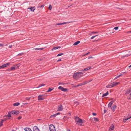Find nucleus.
Instances as JSON below:
<instances>
[{
  "mask_svg": "<svg viewBox=\"0 0 131 131\" xmlns=\"http://www.w3.org/2000/svg\"><path fill=\"white\" fill-rule=\"evenodd\" d=\"M83 73L81 72H77L75 73L73 75V77L75 79H77L78 78H80L82 76Z\"/></svg>",
  "mask_w": 131,
  "mask_h": 131,
  "instance_id": "f257e3e1",
  "label": "nucleus"
},
{
  "mask_svg": "<svg viewBox=\"0 0 131 131\" xmlns=\"http://www.w3.org/2000/svg\"><path fill=\"white\" fill-rule=\"evenodd\" d=\"M75 120L76 122H77V124L80 126H82V124L83 123L82 120L79 117H77L75 118Z\"/></svg>",
  "mask_w": 131,
  "mask_h": 131,
  "instance_id": "f03ea898",
  "label": "nucleus"
},
{
  "mask_svg": "<svg viewBox=\"0 0 131 131\" xmlns=\"http://www.w3.org/2000/svg\"><path fill=\"white\" fill-rule=\"evenodd\" d=\"M49 129L50 131H55V128L54 126L53 125L51 124L49 126Z\"/></svg>",
  "mask_w": 131,
  "mask_h": 131,
  "instance_id": "7ed1b4c3",
  "label": "nucleus"
},
{
  "mask_svg": "<svg viewBox=\"0 0 131 131\" xmlns=\"http://www.w3.org/2000/svg\"><path fill=\"white\" fill-rule=\"evenodd\" d=\"M43 96V95H40L38 96V100L39 101H41L45 99Z\"/></svg>",
  "mask_w": 131,
  "mask_h": 131,
  "instance_id": "20e7f679",
  "label": "nucleus"
},
{
  "mask_svg": "<svg viewBox=\"0 0 131 131\" xmlns=\"http://www.w3.org/2000/svg\"><path fill=\"white\" fill-rule=\"evenodd\" d=\"M125 94L126 96H129L131 95V88L127 90L125 93Z\"/></svg>",
  "mask_w": 131,
  "mask_h": 131,
  "instance_id": "39448f33",
  "label": "nucleus"
},
{
  "mask_svg": "<svg viewBox=\"0 0 131 131\" xmlns=\"http://www.w3.org/2000/svg\"><path fill=\"white\" fill-rule=\"evenodd\" d=\"M63 110V108L61 105H60L58 106L57 111H61Z\"/></svg>",
  "mask_w": 131,
  "mask_h": 131,
  "instance_id": "423d86ee",
  "label": "nucleus"
},
{
  "mask_svg": "<svg viewBox=\"0 0 131 131\" xmlns=\"http://www.w3.org/2000/svg\"><path fill=\"white\" fill-rule=\"evenodd\" d=\"M12 114H15L17 115L19 113V112L15 111H13L10 112Z\"/></svg>",
  "mask_w": 131,
  "mask_h": 131,
  "instance_id": "0eeeda50",
  "label": "nucleus"
},
{
  "mask_svg": "<svg viewBox=\"0 0 131 131\" xmlns=\"http://www.w3.org/2000/svg\"><path fill=\"white\" fill-rule=\"evenodd\" d=\"M114 125L113 124H112L110 126L109 129V131H112L114 130Z\"/></svg>",
  "mask_w": 131,
  "mask_h": 131,
  "instance_id": "6e6552de",
  "label": "nucleus"
},
{
  "mask_svg": "<svg viewBox=\"0 0 131 131\" xmlns=\"http://www.w3.org/2000/svg\"><path fill=\"white\" fill-rule=\"evenodd\" d=\"M9 64V63H7L6 64H4L3 65L0 66V69L2 68H4L6 67L7 66H8Z\"/></svg>",
  "mask_w": 131,
  "mask_h": 131,
  "instance_id": "1a4fd4ad",
  "label": "nucleus"
},
{
  "mask_svg": "<svg viewBox=\"0 0 131 131\" xmlns=\"http://www.w3.org/2000/svg\"><path fill=\"white\" fill-rule=\"evenodd\" d=\"M113 82H112L110 84L106 86V87L107 88H111L114 86Z\"/></svg>",
  "mask_w": 131,
  "mask_h": 131,
  "instance_id": "9d476101",
  "label": "nucleus"
},
{
  "mask_svg": "<svg viewBox=\"0 0 131 131\" xmlns=\"http://www.w3.org/2000/svg\"><path fill=\"white\" fill-rule=\"evenodd\" d=\"M12 114L10 112H9L7 115H5L4 117H8V119H10L11 117V115Z\"/></svg>",
  "mask_w": 131,
  "mask_h": 131,
  "instance_id": "9b49d317",
  "label": "nucleus"
},
{
  "mask_svg": "<svg viewBox=\"0 0 131 131\" xmlns=\"http://www.w3.org/2000/svg\"><path fill=\"white\" fill-rule=\"evenodd\" d=\"M28 9H30V11L32 12H34V10L35 9V7H31L29 8H28Z\"/></svg>",
  "mask_w": 131,
  "mask_h": 131,
  "instance_id": "f8f14e48",
  "label": "nucleus"
},
{
  "mask_svg": "<svg viewBox=\"0 0 131 131\" xmlns=\"http://www.w3.org/2000/svg\"><path fill=\"white\" fill-rule=\"evenodd\" d=\"M125 73V72H123L121 73L120 75H117V76L115 78V79H117L119 77H120L121 76L123 75V74Z\"/></svg>",
  "mask_w": 131,
  "mask_h": 131,
  "instance_id": "ddd939ff",
  "label": "nucleus"
},
{
  "mask_svg": "<svg viewBox=\"0 0 131 131\" xmlns=\"http://www.w3.org/2000/svg\"><path fill=\"white\" fill-rule=\"evenodd\" d=\"M69 23L68 22H64L63 23L57 24V25H63V24H67Z\"/></svg>",
  "mask_w": 131,
  "mask_h": 131,
  "instance_id": "4468645a",
  "label": "nucleus"
},
{
  "mask_svg": "<svg viewBox=\"0 0 131 131\" xmlns=\"http://www.w3.org/2000/svg\"><path fill=\"white\" fill-rule=\"evenodd\" d=\"M24 130L25 131H32L31 130L30 128L27 127L25 128Z\"/></svg>",
  "mask_w": 131,
  "mask_h": 131,
  "instance_id": "2eb2a0df",
  "label": "nucleus"
},
{
  "mask_svg": "<svg viewBox=\"0 0 131 131\" xmlns=\"http://www.w3.org/2000/svg\"><path fill=\"white\" fill-rule=\"evenodd\" d=\"M113 103V101H111L108 104V106L109 107H110Z\"/></svg>",
  "mask_w": 131,
  "mask_h": 131,
  "instance_id": "dca6fc26",
  "label": "nucleus"
},
{
  "mask_svg": "<svg viewBox=\"0 0 131 131\" xmlns=\"http://www.w3.org/2000/svg\"><path fill=\"white\" fill-rule=\"evenodd\" d=\"M60 47H60V46L56 47H53V49H52L51 50L53 51L54 50L57 49L58 48H60Z\"/></svg>",
  "mask_w": 131,
  "mask_h": 131,
  "instance_id": "f3484780",
  "label": "nucleus"
},
{
  "mask_svg": "<svg viewBox=\"0 0 131 131\" xmlns=\"http://www.w3.org/2000/svg\"><path fill=\"white\" fill-rule=\"evenodd\" d=\"M131 118V116H130V117L128 118H124L123 119V121L125 122H126V121L129 119H130Z\"/></svg>",
  "mask_w": 131,
  "mask_h": 131,
  "instance_id": "a211bd4d",
  "label": "nucleus"
},
{
  "mask_svg": "<svg viewBox=\"0 0 131 131\" xmlns=\"http://www.w3.org/2000/svg\"><path fill=\"white\" fill-rule=\"evenodd\" d=\"M80 42V41H78L77 42H75L73 44L74 46L77 45Z\"/></svg>",
  "mask_w": 131,
  "mask_h": 131,
  "instance_id": "6ab92c4d",
  "label": "nucleus"
},
{
  "mask_svg": "<svg viewBox=\"0 0 131 131\" xmlns=\"http://www.w3.org/2000/svg\"><path fill=\"white\" fill-rule=\"evenodd\" d=\"M108 94V92L107 91L105 93H104L103 95L102 96V97L106 96Z\"/></svg>",
  "mask_w": 131,
  "mask_h": 131,
  "instance_id": "aec40b11",
  "label": "nucleus"
},
{
  "mask_svg": "<svg viewBox=\"0 0 131 131\" xmlns=\"http://www.w3.org/2000/svg\"><path fill=\"white\" fill-rule=\"evenodd\" d=\"M114 86L117 85L119 83V82H113Z\"/></svg>",
  "mask_w": 131,
  "mask_h": 131,
  "instance_id": "412c9836",
  "label": "nucleus"
},
{
  "mask_svg": "<svg viewBox=\"0 0 131 131\" xmlns=\"http://www.w3.org/2000/svg\"><path fill=\"white\" fill-rule=\"evenodd\" d=\"M116 107V106L115 105H114L111 108V109L113 111H114L115 109V108Z\"/></svg>",
  "mask_w": 131,
  "mask_h": 131,
  "instance_id": "4be33fe9",
  "label": "nucleus"
},
{
  "mask_svg": "<svg viewBox=\"0 0 131 131\" xmlns=\"http://www.w3.org/2000/svg\"><path fill=\"white\" fill-rule=\"evenodd\" d=\"M20 103H14L13 104V105L14 106H17L19 105Z\"/></svg>",
  "mask_w": 131,
  "mask_h": 131,
  "instance_id": "5701e85b",
  "label": "nucleus"
},
{
  "mask_svg": "<svg viewBox=\"0 0 131 131\" xmlns=\"http://www.w3.org/2000/svg\"><path fill=\"white\" fill-rule=\"evenodd\" d=\"M84 85V84H82V83H81L80 84H79L75 86V87H78L79 86H81V85Z\"/></svg>",
  "mask_w": 131,
  "mask_h": 131,
  "instance_id": "b1692460",
  "label": "nucleus"
},
{
  "mask_svg": "<svg viewBox=\"0 0 131 131\" xmlns=\"http://www.w3.org/2000/svg\"><path fill=\"white\" fill-rule=\"evenodd\" d=\"M45 85V84H42L40 85H39V86L37 87V88H39L40 87H41L42 86H43Z\"/></svg>",
  "mask_w": 131,
  "mask_h": 131,
  "instance_id": "393cba45",
  "label": "nucleus"
},
{
  "mask_svg": "<svg viewBox=\"0 0 131 131\" xmlns=\"http://www.w3.org/2000/svg\"><path fill=\"white\" fill-rule=\"evenodd\" d=\"M3 121L2 120L0 123V127H1L3 125Z\"/></svg>",
  "mask_w": 131,
  "mask_h": 131,
  "instance_id": "a878e982",
  "label": "nucleus"
},
{
  "mask_svg": "<svg viewBox=\"0 0 131 131\" xmlns=\"http://www.w3.org/2000/svg\"><path fill=\"white\" fill-rule=\"evenodd\" d=\"M53 89H51L50 88H49V89L47 91V92H50L52 90H53Z\"/></svg>",
  "mask_w": 131,
  "mask_h": 131,
  "instance_id": "bb28decb",
  "label": "nucleus"
},
{
  "mask_svg": "<svg viewBox=\"0 0 131 131\" xmlns=\"http://www.w3.org/2000/svg\"><path fill=\"white\" fill-rule=\"evenodd\" d=\"M34 49L36 50H40L43 49V48H35Z\"/></svg>",
  "mask_w": 131,
  "mask_h": 131,
  "instance_id": "cd10ccee",
  "label": "nucleus"
},
{
  "mask_svg": "<svg viewBox=\"0 0 131 131\" xmlns=\"http://www.w3.org/2000/svg\"><path fill=\"white\" fill-rule=\"evenodd\" d=\"M58 89L61 90V91H62L63 89V88L61 87V86H60L58 88Z\"/></svg>",
  "mask_w": 131,
  "mask_h": 131,
  "instance_id": "c85d7f7f",
  "label": "nucleus"
},
{
  "mask_svg": "<svg viewBox=\"0 0 131 131\" xmlns=\"http://www.w3.org/2000/svg\"><path fill=\"white\" fill-rule=\"evenodd\" d=\"M68 90V89L66 88H63V89L62 91L65 92H66Z\"/></svg>",
  "mask_w": 131,
  "mask_h": 131,
  "instance_id": "c756f323",
  "label": "nucleus"
},
{
  "mask_svg": "<svg viewBox=\"0 0 131 131\" xmlns=\"http://www.w3.org/2000/svg\"><path fill=\"white\" fill-rule=\"evenodd\" d=\"M94 121L96 122H97L98 121V118H94Z\"/></svg>",
  "mask_w": 131,
  "mask_h": 131,
  "instance_id": "7c9ffc66",
  "label": "nucleus"
},
{
  "mask_svg": "<svg viewBox=\"0 0 131 131\" xmlns=\"http://www.w3.org/2000/svg\"><path fill=\"white\" fill-rule=\"evenodd\" d=\"M8 119V117H6V118H5L3 120H2L3 121H4L7 119Z\"/></svg>",
  "mask_w": 131,
  "mask_h": 131,
  "instance_id": "2f4dec72",
  "label": "nucleus"
},
{
  "mask_svg": "<svg viewBox=\"0 0 131 131\" xmlns=\"http://www.w3.org/2000/svg\"><path fill=\"white\" fill-rule=\"evenodd\" d=\"M15 67H12L11 68V70H14L15 69Z\"/></svg>",
  "mask_w": 131,
  "mask_h": 131,
  "instance_id": "473e14b6",
  "label": "nucleus"
},
{
  "mask_svg": "<svg viewBox=\"0 0 131 131\" xmlns=\"http://www.w3.org/2000/svg\"><path fill=\"white\" fill-rule=\"evenodd\" d=\"M63 53H59V54H58L57 55V56L58 57H59V56H60L62 55H63Z\"/></svg>",
  "mask_w": 131,
  "mask_h": 131,
  "instance_id": "72a5a7b5",
  "label": "nucleus"
},
{
  "mask_svg": "<svg viewBox=\"0 0 131 131\" xmlns=\"http://www.w3.org/2000/svg\"><path fill=\"white\" fill-rule=\"evenodd\" d=\"M90 81L88 82H87V81H85L84 82H83V83H82V84H84V85L87 84L88 82H90Z\"/></svg>",
  "mask_w": 131,
  "mask_h": 131,
  "instance_id": "f704fd0d",
  "label": "nucleus"
},
{
  "mask_svg": "<svg viewBox=\"0 0 131 131\" xmlns=\"http://www.w3.org/2000/svg\"><path fill=\"white\" fill-rule=\"evenodd\" d=\"M52 8V6H51V5H50L49 7V9L50 10H51V9Z\"/></svg>",
  "mask_w": 131,
  "mask_h": 131,
  "instance_id": "c9c22d12",
  "label": "nucleus"
},
{
  "mask_svg": "<svg viewBox=\"0 0 131 131\" xmlns=\"http://www.w3.org/2000/svg\"><path fill=\"white\" fill-rule=\"evenodd\" d=\"M56 116V114H54L53 115H51L50 116V118H51L52 117H55Z\"/></svg>",
  "mask_w": 131,
  "mask_h": 131,
  "instance_id": "e433bc0d",
  "label": "nucleus"
},
{
  "mask_svg": "<svg viewBox=\"0 0 131 131\" xmlns=\"http://www.w3.org/2000/svg\"><path fill=\"white\" fill-rule=\"evenodd\" d=\"M130 55H131V54H127L126 55H125V56L123 57H128L130 56Z\"/></svg>",
  "mask_w": 131,
  "mask_h": 131,
  "instance_id": "4c0bfd02",
  "label": "nucleus"
},
{
  "mask_svg": "<svg viewBox=\"0 0 131 131\" xmlns=\"http://www.w3.org/2000/svg\"><path fill=\"white\" fill-rule=\"evenodd\" d=\"M97 33H98V32H91L90 34L91 35L92 34H97Z\"/></svg>",
  "mask_w": 131,
  "mask_h": 131,
  "instance_id": "58836bf2",
  "label": "nucleus"
},
{
  "mask_svg": "<svg viewBox=\"0 0 131 131\" xmlns=\"http://www.w3.org/2000/svg\"><path fill=\"white\" fill-rule=\"evenodd\" d=\"M118 27H115L114 28V29H115V30H117L118 29Z\"/></svg>",
  "mask_w": 131,
  "mask_h": 131,
  "instance_id": "ea45409f",
  "label": "nucleus"
},
{
  "mask_svg": "<svg viewBox=\"0 0 131 131\" xmlns=\"http://www.w3.org/2000/svg\"><path fill=\"white\" fill-rule=\"evenodd\" d=\"M30 97H26V100H30Z\"/></svg>",
  "mask_w": 131,
  "mask_h": 131,
  "instance_id": "a19ab883",
  "label": "nucleus"
},
{
  "mask_svg": "<svg viewBox=\"0 0 131 131\" xmlns=\"http://www.w3.org/2000/svg\"><path fill=\"white\" fill-rule=\"evenodd\" d=\"M88 70V69H87L86 68H85L84 69V71H86Z\"/></svg>",
  "mask_w": 131,
  "mask_h": 131,
  "instance_id": "79ce46f5",
  "label": "nucleus"
},
{
  "mask_svg": "<svg viewBox=\"0 0 131 131\" xmlns=\"http://www.w3.org/2000/svg\"><path fill=\"white\" fill-rule=\"evenodd\" d=\"M87 68V69H88V70L90 69L91 68V67H87V68Z\"/></svg>",
  "mask_w": 131,
  "mask_h": 131,
  "instance_id": "37998d69",
  "label": "nucleus"
},
{
  "mask_svg": "<svg viewBox=\"0 0 131 131\" xmlns=\"http://www.w3.org/2000/svg\"><path fill=\"white\" fill-rule=\"evenodd\" d=\"M95 37V36H92V37L91 38V39H93Z\"/></svg>",
  "mask_w": 131,
  "mask_h": 131,
  "instance_id": "c03bdc74",
  "label": "nucleus"
},
{
  "mask_svg": "<svg viewBox=\"0 0 131 131\" xmlns=\"http://www.w3.org/2000/svg\"><path fill=\"white\" fill-rule=\"evenodd\" d=\"M80 72H81V73H82V72H84V69H83V70H80Z\"/></svg>",
  "mask_w": 131,
  "mask_h": 131,
  "instance_id": "a18cd8bd",
  "label": "nucleus"
},
{
  "mask_svg": "<svg viewBox=\"0 0 131 131\" xmlns=\"http://www.w3.org/2000/svg\"><path fill=\"white\" fill-rule=\"evenodd\" d=\"M44 6L43 5H42L41 6H38V7L41 8V7H43Z\"/></svg>",
  "mask_w": 131,
  "mask_h": 131,
  "instance_id": "49530a36",
  "label": "nucleus"
},
{
  "mask_svg": "<svg viewBox=\"0 0 131 131\" xmlns=\"http://www.w3.org/2000/svg\"><path fill=\"white\" fill-rule=\"evenodd\" d=\"M21 118V116H19V117H18V119H20Z\"/></svg>",
  "mask_w": 131,
  "mask_h": 131,
  "instance_id": "de8ad7c7",
  "label": "nucleus"
},
{
  "mask_svg": "<svg viewBox=\"0 0 131 131\" xmlns=\"http://www.w3.org/2000/svg\"><path fill=\"white\" fill-rule=\"evenodd\" d=\"M92 115H96V113H93Z\"/></svg>",
  "mask_w": 131,
  "mask_h": 131,
  "instance_id": "09e8293b",
  "label": "nucleus"
},
{
  "mask_svg": "<svg viewBox=\"0 0 131 131\" xmlns=\"http://www.w3.org/2000/svg\"><path fill=\"white\" fill-rule=\"evenodd\" d=\"M12 47V45H10L9 46V48H11Z\"/></svg>",
  "mask_w": 131,
  "mask_h": 131,
  "instance_id": "8fccbe9b",
  "label": "nucleus"
},
{
  "mask_svg": "<svg viewBox=\"0 0 131 131\" xmlns=\"http://www.w3.org/2000/svg\"><path fill=\"white\" fill-rule=\"evenodd\" d=\"M93 58V57H88V59H90V58Z\"/></svg>",
  "mask_w": 131,
  "mask_h": 131,
  "instance_id": "3c124183",
  "label": "nucleus"
},
{
  "mask_svg": "<svg viewBox=\"0 0 131 131\" xmlns=\"http://www.w3.org/2000/svg\"><path fill=\"white\" fill-rule=\"evenodd\" d=\"M61 60V59H60L59 60H58L57 61V62H59V61H60Z\"/></svg>",
  "mask_w": 131,
  "mask_h": 131,
  "instance_id": "603ef678",
  "label": "nucleus"
},
{
  "mask_svg": "<svg viewBox=\"0 0 131 131\" xmlns=\"http://www.w3.org/2000/svg\"><path fill=\"white\" fill-rule=\"evenodd\" d=\"M90 53V52H88V53H87L85 55H87Z\"/></svg>",
  "mask_w": 131,
  "mask_h": 131,
  "instance_id": "864d4df0",
  "label": "nucleus"
},
{
  "mask_svg": "<svg viewBox=\"0 0 131 131\" xmlns=\"http://www.w3.org/2000/svg\"><path fill=\"white\" fill-rule=\"evenodd\" d=\"M104 113H105L107 111L106 110H104Z\"/></svg>",
  "mask_w": 131,
  "mask_h": 131,
  "instance_id": "5fc2aeb1",
  "label": "nucleus"
},
{
  "mask_svg": "<svg viewBox=\"0 0 131 131\" xmlns=\"http://www.w3.org/2000/svg\"><path fill=\"white\" fill-rule=\"evenodd\" d=\"M60 114V113H57L56 114V115H59Z\"/></svg>",
  "mask_w": 131,
  "mask_h": 131,
  "instance_id": "6e6d98bb",
  "label": "nucleus"
},
{
  "mask_svg": "<svg viewBox=\"0 0 131 131\" xmlns=\"http://www.w3.org/2000/svg\"><path fill=\"white\" fill-rule=\"evenodd\" d=\"M3 45H2V44H1L0 43V46H3Z\"/></svg>",
  "mask_w": 131,
  "mask_h": 131,
  "instance_id": "4d7b16f0",
  "label": "nucleus"
},
{
  "mask_svg": "<svg viewBox=\"0 0 131 131\" xmlns=\"http://www.w3.org/2000/svg\"><path fill=\"white\" fill-rule=\"evenodd\" d=\"M67 131H70V130L69 129H67Z\"/></svg>",
  "mask_w": 131,
  "mask_h": 131,
  "instance_id": "13d9d810",
  "label": "nucleus"
},
{
  "mask_svg": "<svg viewBox=\"0 0 131 131\" xmlns=\"http://www.w3.org/2000/svg\"><path fill=\"white\" fill-rule=\"evenodd\" d=\"M131 67V65H130V66H129L128 67V68H130Z\"/></svg>",
  "mask_w": 131,
  "mask_h": 131,
  "instance_id": "bf43d9fd",
  "label": "nucleus"
},
{
  "mask_svg": "<svg viewBox=\"0 0 131 131\" xmlns=\"http://www.w3.org/2000/svg\"><path fill=\"white\" fill-rule=\"evenodd\" d=\"M74 103L75 104L77 103H78V102H74Z\"/></svg>",
  "mask_w": 131,
  "mask_h": 131,
  "instance_id": "052dcab7",
  "label": "nucleus"
},
{
  "mask_svg": "<svg viewBox=\"0 0 131 131\" xmlns=\"http://www.w3.org/2000/svg\"><path fill=\"white\" fill-rule=\"evenodd\" d=\"M97 36H98V35H96L95 36H95V37Z\"/></svg>",
  "mask_w": 131,
  "mask_h": 131,
  "instance_id": "680f3d73",
  "label": "nucleus"
},
{
  "mask_svg": "<svg viewBox=\"0 0 131 131\" xmlns=\"http://www.w3.org/2000/svg\"><path fill=\"white\" fill-rule=\"evenodd\" d=\"M129 32L130 33H131V30Z\"/></svg>",
  "mask_w": 131,
  "mask_h": 131,
  "instance_id": "e2e57ef3",
  "label": "nucleus"
},
{
  "mask_svg": "<svg viewBox=\"0 0 131 131\" xmlns=\"http://www.w3.org/2000/svg\"><path fill=\"white\" fill-rule=\"evenodd\" d=\"M2 12V11H0V12Z\"/></svg>",
  "mask_w": 131,
  "mask_h": 131,
  "instance_id": "0e129e2a",
  "label": "nucleus"
}]
</instances>
